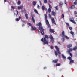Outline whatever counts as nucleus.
I'll list each match as a JSON object with an SVG mask.
<instances>
[{
  "label": "nucleus",
  "instance_id": "f257e3e1",
  "mask_svg": "<svg viewBox=\"0 0 77 77\" xmlns=\"http://www.w3.org/2000/svg\"><path fill=\"white\" fill-rule=\"evenodd\" d=\"M41 41L42 42H43L44 45H45V44H48V41L46 40L45 38H42L41 39Z\"/></svg>",
  "mask_w": 77,
  "mask_h": 77
},
{
  "label": "nucleus",
  "instance_id": "f03ea898",
  "mask_svg": "<svg viewBox=\"0 0 77 77\" xmlns=\"http://www.w3.org/2000/svg\"><path fill=\"white\" fill-rule=\"evenodd\" d=\"M55 48L56 49L57 51V53L59 54H58V56H59V57L60 58V54L61 53L59 51V48H58V47L57 46H55Z\"/></svg>",
  "mask_w": 77,
  "mask_h": 77
},
{
  "label": "nucleus",
  "instance_id": "7ed1b4c3",
  "mask_svg": "<svg viewBox=\"0 0 77 77\" xmlns=\"http://www.w3.org/2000/svg\"><path fill=\"white\" fill-rule=\"evenodd\" d=\"M62 37H63L64 38H65L66 39H69V37H68L67 36H65V32L64 31H62Z\"/></svg>",
  "mask_w": 77,
  "mask_h": 77
},
{
  "label": "nucleus",
  "instance_id": "20e7f679",
  "mask_svg": "<svg viewBox=\"0 0 77 77\" xmlns=\"http://www.w3.org/2000/svg\"><path fill=\"white\" fill-rule=\"evenodd\" d=\"M44 16L45 17V20L46 23L47 24H49V22H48V21L47 20V14H45Z\"/></svg>",
  "mask_w": 77,
  "mask_h": 77
},
{
  "label": "nucleus",
  "instance_id": "39448f33",
  "mask_svg": "<svg viewBox=\"0 0 77 77\" xmlns=\"http://www.w3.org/2000/svg\"><path fill=\"white\" fill-rule=\"evenodd\" d=\"M38 26H39V29H42V26L41 25V22H39L38 23Z\"/></svg>",
  "mask_w": 77,
  "mask_h": 77
},
{
  "label": "nucleus",
  "instance_id": "423d86ee",
  "mask_svg": "<svg viewBox=\"0 0 77 77\" xmlns=\"http://www.w3.org/2000/svg\"><path fill=\"white\" fill-rule=\"evenodd\" d=\"M39 30L40 31L42 30V32H41V33L42 35H44V29H43V28H42V29H39Z\"/></svg>",
  "mask_w": 77,
  "mask_h": 77
},
{
  "label": "nucleus",
  "instance_id": "0eeeda50",
  "mask_svg": "<svg viewBox=\"0 0 77 77\" xmlns=\"http://www.w3.org/2000/svg\"><path fill=\"white\" fill-rule=\"evenodd\" d=\"M58 59H56L55 60H54L52 61V63H57V62H58Z\"/></svg>",
  "mask_w": 77,
  "mask_h": 77
},
{
  "label": "nucleus",
  "instance_id": "6e6552de",
  "mask_svg": "<svg viewBox=\"0 0 77 77\" xmlns=\"http://www.w3.org/2000/svg\"><path fill=\"white\" fill-rule=\"evenodd\" d=\"M52 23L53 24H54L55 25H56V23H55V20L53 18L52 19Z\"/></svg>",
  "mask_w": 77,
  "mask_h": 77
},
{
  "label": "nucleus",
  "instance_id": "1a4fd4ad",
  "mask_svg": "<svg viewBox=\"0 0 77 77\" xmlns=\"http://www.w3.org/2000/svg\"><path fill=\"white\" fill-rule=\"evenodd\" d=\"M72 46V44H69L67 46V48H70Z\"/></svg>",
  "mask_w": 77,
  "mask_h": 77
},
{
  "label": "nucleus",
  "instance_id": "9d476101",
  "mask_svg": "<svg viewBox=\"0 0 77 77\" xmlns=\"http://www.w3.org/2000/svg\"><path fill=\"white\" fill-rule=\"evenodd\" d=\"M73 49L72 48H69V49H68V51L67 52V53H71V51H72Z\"/></svg>",
  "mask_w": 77,
  "mask_h": 77
},
{
  "label": "nucleus",
  "instance_id": "9b49d317",
  "mask_svg": "<svg viewBox=\"0 0 77 77\" xmlns=\"http://www.w3.org/2000/svg\"><path fill=\"white\" fill-rule=\"evenodd\" d=\"M73 50H74V51H76V50H77V46H75L72 49Z\"/></svg>",
  "mask_w": 77,
  "mask_h": 77
},
{
  "label": "nucleus",
  "instance_id": "f8f14e48",
  "mask_svg": "<svg viewBox=\"0 0 77 77\" xmlns=\"http://www.w3.org/2000/svg\"><path fill=\"white\" fill-rule=\"evenodd\" d=\"M70 21H71V22H72V23H73V24H76V22H75V21L73 20L72 19H71L70 20Z\"/></svg>",
  "mask_w": 77,
  "mask_h": 77
},
{
  "label": "nucleus",
  "instance_id": "ddd939ff",
  "mask_svg": "<svg viewBox=\"0 0 77 77\" xmlns=\"http://www.w3.org/2000/svg\"><path fill=\"white\" fill-rule=\"evenodd\" d=\"M59 6H61V7L62 6V5H63V3H62V2H60L59 3Z\"/></svg>",
  "mask_w": 77,
  "mask_h": 77
},
{
  "label": "nucleus",
  "instance_id": "4468645a",
  "mask_svg": "<svg viewBox=\"0 0 77 77\" xmlns=\"http://www.w3.org/2000/svg\"><path fill=\"white\" fill-rule=\"evenodd\" d=\"M62 57L63 59H66V57L65 56V55L63 54H62Z\"/></svg>",
  "mask_w": 77,
  "mask_h": 77
},
{
  "label": "nucleus",
  "instance_id": "2eb2a0df",
  "mask_svg": "<svg viewBox=\"0 0 77 77\" xmlns=\"http://www.w3.org/2000/svg\"><path fill=\"white\" fill-rule=\"evenodd\" d=\"M23 6H18V9H19V10H20V9H23Z\"/></svg>",
  "mask_w": 77,
  "mask_h": 77
},
{
  "label": "nucleus",
  "instance_id": "dca6fc26",
  "mask_svg": "<svg viewBox=\"0 0 77 77\" xmlns=\"http://www.w3.org/2000/svg\"><path fill=\"white\" fill-rule=\"evenodd\" d=\"M74 63V60H71L69 62V64H71V63Z\"/></svg>",
  "mask_w": 77,
  "mask_h": 77
},
{
  "label": "nucleus",
  "instance_id": "f3484780",
  "mask_svg": "<svg viewBox=\"0 0 77 77\" xmlns=\"http://www.w3.org/2000/svg\"><path fill=\"white\" fill-rule=\"evenodd\" d=\"M32 3L34 6H36V2L35 1H33L32 2Z\"/></svg>",
  "mask_w": 77,
  "mask_h": 77
},
{
  "label": "nucleus",
  "instance_id": "a211bd4d",
  "mask_svg": "<svg viewBox=\"0 0 77 77\" xmlns=\"http://www.w3.org/2000/svg\"><path fill=\"white\" fill-rule=\"evenodd\" d=\"M32 20L33 22L34 23H35V18H34L33 16L32 17Z\"/></svg>",
  "mask_w": 77,
  "mask_h": 77
},
{
  "label": "nucleus",
  "instance_id": "6ab92c4d",
  "mask_svg": "<svg viewBox=\"0 0 77 77\" xmlns=\"http://www.w3.org/2000/svg\"><path fill=\"white\" fill-rule=\"evenodd\" d=\"M52 15H54V16H55V15H56V13L54 11H53L52 12Z\"/></svg>",
  "mask_w": 77,
  "mask_h": 77
},
{
  "label": "nucleus",
  "instance_id": "aec40b11",
  "mask_svg": "<svg viewBox=\"0 0 77 77\" xmlns=\"http://www.w3.org/2000/svg\"><path fill=\"white\" fill-rule=\"evenodd\" d=\"M49 31L50 32H51V33H54V31H53V30H52L51 29H50L49 30Z\"/></svg>",
  "mask_w": 77,
  "mask_h": 77
},
{
  "label": "nucleus",
  "instance_id": "412c9836",
  "mask_svg": "<svg viewBox=\"0 0 77 77\" xmlns=\"http://www.w3.org/2000/svg\"><path fill=\"white\" fill-rule=\"evenodd\" d=\"M34 12H35V13H36V14H39V13H38V12L36 9H34Z\"/></svg>",
  "mask_w": 77,
  "mask_h": 77
},
{
  "label": "nucleus",
  "instance_id": "4be33fe9",
  "mask_svg": "<svg viewBox=\"0 0 77 77\" xmlns=\"http://www.w3.org/2000/svg\"><path fill=\"white\" fill-rule=\"evenodd\" d=\"M71 8L72 9H74V8H75V6L74 5H72L71 6Z\"/></svg>",
  "mask_w": 77,
  "mask_h": 77
},
{
  "label": "nucleus",
  "instance_id": "5701e85b",
  "mask_svg": "<svg viewBox=\"0 0 77 77\" xmlns=\"http://www.w3.org/2000/svg\"><path fill=\"white\" fill-rule=\"evenodd\" d=\"M44 39H48V36L47 35H45Z\"/></svg>",
  "mask_w": 77,
  "mask_h": 77
},
{
  "label": "nucleus",
  "instance_id": "b1692460",
  "mask_svg": "<svg viewBox=\"0 0 77 77\" xmlns=\"http://www.w3.org/2000/svg\"><path fill=\"white\" fill-rule=\"evenodd\" d=\"M27 24L29 25V26H30V27H32V24L29 23H27Z\"/></svg>",
  "mask_w": 77,
  "mask_h": 77
},
{
  "label": "nucleus",
  "instance_id": "393cba45",
  "mask_svg": "<svg viewBox=\"0 0 77 77\" xmlns=\"http://www.w3.org/2000/svg\"><path fill=\"white\" fill-rule=\"evenodd\" d=\"M55 55L56 56V57H57V55H58V53H57V52L55 51Z\"/></svg>",
  "mask_w": 77,
  "mask_h": 77
},
{
  "label": "nucleus",
  "instance_id": "a878e982",
  "mask_svg": "<svg viewBox=\"0 0 77 77\" xmlns=\"http://www.w3.org/2000/svg\"><path fill=\"white\" fill-rule=\"evenodd\" d=\"M49 5V9H51L52 8V6L50 4V3L48 4Z\"/></svg>",
  "mask_w": 77,
  "mask_h": 77
},
{
  "label": "nucleus",
  "instance_id": "bb28decb",
  "mask_svg": "<svg viewBox=\"0 0 77 77\" xmlns=\"http://www.w3.org/2000/svg\"><path fill=\"white\" fill-rule=\"evenodd\" d=\"M31 30H35V31L36 30V28L35 27L32 28L31 29Z\"/></svg>",
  "mask_w": 77,
  "mask_h": 77
},
{
  "label": "nucleus",
  "instance_id": "cd10ccee",
  "mask_svg": "<svg viewBox=\"0 0 77 77\" xmlns=\"http://www.w3.org/2000/svg\"><path fill=\"white\" fill-rule=\"evenodd\" d=\"M48 12H49V13H50V12H51V8H49L48 9Z\"/></svg>",
  "mask_w": 77,
  "mask_h": 77
},
{
  "label": "nucleus",
  "instance_id": "c85d7f7f",
  "mask_svg": "<svg viewBox=\"0 0 77 77\" xmlns=\"http://www.w3.org/2000/svg\"><path fill=\"white\" fill-rule=\"evenodd\" d=\"M49 38L51 39H51H53V36H52V35H50L49 36Z\"/></svg>",
  "mask_w": 77,
  "mask_h": 77
},
{
  "label": "nucleus",
  "instance_id": "c756f323",
  "mask_svg": "<svg viewBox=\"0 0 77 77\" xmlns=\"http://www.w3.org/2000/svg\"><path fill=\"white\" fill-rule=\"evenodd\" d=\"M41 8L43 11L45 10V7L44 6H42Z\"/></svg>",
  "mask_w": 77,
  "mask_h": 77
},
{
  "label": "nucleus",
  "instance_id": "7c9ffc66",
  "mask_svg": "<svg viewBox=\"0 0 77 77\" xmlns=\"http://www.w3.org/2000/svg\"><path fill=\"white\" fill-rule=\"evenodd\" d=\"M25 17L26 19H28V14H25Z\"/></svg>",
  "mask_w": 77,
  "mask_h": 77
},
{
  "label": "nucleus",
  "instance_id": "2f4dec72",
  "mask_svg": "<svg viewBox=\"0 0 77 77\" xmlns=\"http://www.w3.org/2000/svg\"><path fill=\"white\" fill-rule=\"evenodd\" d=\"M61 64L57 63L56 64V66H60Z\"/></svg>",
  "mask_w": 77,
  "mask_h": 77
},
{
  "label": "nucleus",
  "instance_id": "473e14b6",
  "mask_svg": "<svg viewBox=\"0 0 77 77\" xmlns=\"http://www.w3.org/2000/svg\"><path fill=\"white\" fill-rule=\"evenodd\" d=\"M21 4V2L20 1H18V2H17V5H20V4Z\"/></svg>",
  "mask_w": 77,
  "mask_h": 77
},
{
  "label": "nucleus",
  "instance_id": "72a5a7b5",
  "mask_svg": "<svg viewBox=\"0 0 77 77\" xmlns=\"http://www.w3.org/2000/svg\"><path fill=\"white\" fill-rule=\"evenodd\" d=\"M64 14H62V15L61 16V18H64Z\"/></svg>",
  "mask_w": 77,
  "mask_h": 77
},
{
  "label": "nucleus",
  "instance_id": "f704fd0d",
  "mask_svg": "<svg viewBox=\"0 0 77 77\" xmlns=\"http://www.w3.org/2000/svg\"><path fill=\"white\" fill-rule=\"evenodd\" d=\"M66 24L68 27H69V23H66Z\"/></svg>",
  "mask_w": 77,
  "mask_h": 77
},
{
  "label": "nucleus",
  "instance_id": "c9c22d12",
  "mask_svg": "<svg viewBox=\"0 0 77 77\" xmlns=\"http://www.w3.org/2000/svg\"><path fill=\"white\" fill-rule=\"evenodd\" d=\"M71 58H72L71 57H68V59H69V60H72L71 59Z\"/></svg>",
  "mask_w": 77,
  "mask_h": 77
},
{
  "label": "nucleus",
  "instance_id": "e433bc0d",
  "mask_svg": "<svg viewBox=\"0 0 77 77\" xmlns=\"http://www.w3.org/2000/svg\"><path fill=\"white\" fill-rule=\"evenodd\" d=\"M70 33L72 35H74V32L72 31H71L70 32Z\"/></svg>",
  "mask_w": 77,
  "mask_h": 77
},
{
  "label": "nucleus",
  "instance_id": "4c0bfd02",
  "mask_svg": "<svg viewBox=\"0 0 77 77\" xmlns=\"http://www.w3.org/2000/svg\"><path fill=\"white\" fill-rule=\"evenodd\" d=\"M44 3H47V0H45L44 1Z\"/></svg>",
  "mask_w": 77,
  "mask_h": 77
},
{
  "label": "nucleus",
  "instance_id": "58836bf2",
  "mask_svg": "<svg viewBox=\"0 0 77 77\" xmlns=\"http://www.w3.org/2000/svg\"><path fill=\"white\" fill-rule=\"evenodd\" d=\"M51 41L53 44L54 42V40L53 39H52L51 40Z\"/></svg>",
  "mask_w": 77,
  "mask_h": 77
},
{
  "label": "nucleus",
  "instance_id": "ea45409f",
  "mask_svg": "<svg viewBox=\"0 0 77 77\" xmlns=\"http://www.w3.org/2000/svg\"><path fill=\"white\" fill-rule=\"evenodd\" d=\"M11 9H14L15 8H14V7L13 6H11Z\"/></svg>",
  "mask_w": 77,
  "mask_h": 77
},
{
  "label": "nucleus",
  "instance_id": "a19ab883",
  "mask_svg": "<svg viewBox=\"0 0 77 77\" xmlns=\"http://www.w3.org/2000/svg\"><path fill=\"white\" fill-rule=\"evenodd\" d=\"M61 40L62 41H63V42H64V41H65V39H64V38H62L61 39Z\"/></svg>",
  "mask_w": 77,
  "mask_h": 77
},
{
  "label": "nucleus",
  "instance_id": "79ce46f5",
  "mask_svg": "<svg viewBox=\"0 0 77 77\" xmlns=\"http://www.w3.org/2000/svg\"><path fill=\"white\" fill-rule=\"evenodd\" d=\"M56 10H58V7L57 6H56V7H55Z\"/></svg>",
  "mask_w": 77,
  "mask_h": 77
},
{
  "label": "nucleus",
  "instance_id": "37998d69",
  "mask_svg": "<svg viewBox=\"0 0 77 77\" xmlns=\"http://www.w3.org/2000/svg\"><path fill=\"white\" fill-rule=\"evenodd\" d=\"M15 20L16 21H19V20L18 18H17Z\"/></svg>",
  "mask_w": 77,
  "mask_h": 77
},
{
  "label": "nucleus",
  "instance_id": "c03bdc74",
  "mask_svg": "<svg viewBox=\"0 0 77 77\" xmlns=\"http://www.w3.org/2000/svg\"><path fill=\"white\" fill-rule=\"evenodd\" d=\"M49 17L50 18H51V15H50V14H48Z\"/></svg>",
  "mask_w": 77,
  "mask_h": 77
},
{
  "label": "nucleus",
  "instance_id": "a18cd8bd",
  "mask_svg": "<svg viewBox=\"0 0 77 77\" xmlns=\"http://www.w3.org/2000/svg\"><path fill=\"white\" fill-rule=\"evenodd\" d=\"M69 53L71 57H72V53H71L70 52Z\"/></svg>",
  "mask_w": 77,
  "mask_h": 77
},
{
  "label": "nucleus",
  "instance_id": "49530a36",
  "mask_svg": "<svg viewBox=\"0 0 77 77\" xmlns=\"http://www.w3.org/2000/svg\"><path fill=\"white\" fill-rule=\"evenodd\" d=\"M69 29H70V30H71H71H72V27H69Z\"/></svg>",
  "mask_w": 77,
  "mask_h": 77
},
{
  "label": "nucleus",
  "instance_id": "de8ad7c7",
  "mask_svg": "<svg viewBox=\"0 0 77 77\" xmlns=\"http://www.w3.org/2000/svg\"><path fill=\"white\" fill-rule=\"evenodd\" d=\"M64 3H65V4H66V5H67V3L66 2V0H65V2Z\"/></svg>",
  "mask_w": 77,
  "mask_h": 77
},
{
  "label": "nucleus",
  "instance_id": "09e8293b",
  "mask_svg": "<svg viewBox=\"0 0 77 77\" xmlns=\"http://www.w3.org/2000/svg\"><path fill=\"white\" fill-rule=\"evenodd\" d=\"M77 11H74V14L75 15H76V14H77Z\"/></svg>",
  "mask_w": 77,
  "mask_h": 77
},
{
  "label": "nucleus",
  "instance_id": "8fccbe9b",
  "mask_svg": "<svg viewBox=\"0 0 77 77\" xmlns=\"http://www.w3.org/2000/svg\"><path fill=\"white\" fill-rule=\"evenodd\" d=\"M51 49H53V48H54L53 46H51Z\"/></svg>",
  "mask_w": 77,
  "mask_h": 77
},
{
  "label": "nucleus",
  "instance_id": "3c124183",
  "mask_svg": "<svg viewBox=\"0 0 77 77\" xmlns=\"http://www.w3.org/2000/svg\"><path fill=\"white\" fill-rule=\"evenodd\" d=\"M74 4L75 5H77V2L75 1V2H74Z\"/></svg>",
  "mask_w": 77,
  "mask_h": 77
},
{
  "label": "nucleus",
  "instance_id": "603ef678",
  "mask_svg": "<svg viewBox=\"0 0 77 77\" xmlns=\"http://www.w3.org/2000/svg\"><path fill=\"white\" fill-rule=\"evenodd\" d=\"M16 12H17V15H18V11L17 10L16 11Z\"/></svg>",
  "mask_w": 77,
  "mask_h": 77
},
{
  "label": "nucleus",
  "instance_id": "864d4df0",
  "mask_svg": "<svg viewBox=\"0 0 77 77\" xmlns=\"http://www.w3.org/2000/svg\"><path fill=\"white\" fill-rule=\"evenodd\" d=\"M23 12H26V10H24L23 11Z\"/></svg>",
  "mask_w": 77,
  "mask_h": 77
},
{
  "label": "nucleus",
  "instance_id": "5fc2aeb1",
  "mask_svg": "<svg viewBox=\"0 0 77 77\" xmlns=\"http://www.w3.org/2000/svg\"><path fill=\"white\" fill-rule=\"evenodd\" d=\"M37 7H38V8H39V5H37Z\"/></svg>",
  "mask_w": 77,
  "mask_h": 77
},
{
  "label": "nucleus",
  "instance_id": "6e6d98bb",
  "mask_svg": "<svg viewBox=\"0 0 77 77\" xmlns=\"http://www.w3.org/2000/svg\"><path fill=\"white\" fill-rule=\"evenodd\" d=\"M48 27H49V28H50V25H49L48 26Z\"/></svg>",
  "mask_w": 77,
  "mask_h": 77
},
{
  "label": "nucleus",
  "instance_id": "4d7b16f0",
  "mask_svg": "<svg viewBox=\"0 0 77 77\" xmlns=\"http://www.w3.org/2000/svg\"><path fill=\"white\" fill-rule=\"evenodd\" d=\"M46 68H47V67H45L44 68V69H46Z\"/></svg>",
  "mask_w": 77,
  "mask_h": 77
},
{
  "label": "nucleus",
  "instance_id": "13d9d810",
  "mask_svg": "<svg viewBox=\"0 0 77 77\" xmlns=\"http://www.w3.org/2000/svg\"><path fill=\"white\" fill-rule=\"evenodd\" d=\"M21 17L20 16L19 17V19H21Z\"/></svg>",
  "mask_w": 77,
  "mask_h": 77
},
{
  "label": "nucleus",
  "instance_id": "bf43d9fd",
  "mask_svg": "<svg viewBox=\"0 0 77 77\" xmlns=\"http://www.w3.org/2000/svg\"><path fill=\"white\" fill-rule=\"evenodd\" d=\"M49 3H51V2L50 0H49Z\"/></svg>",
  "mask_w": 77,
  "mask_h": 77
},
{
  "label": "nucleus",
  "instance_id": "052dcab7",
  "mask_svg": "<svg viewBox=\"0 0 77 77\" xmlns=\"http://www.w3.org/2000/svg\"><path fill=\"white\" fill-rule=\"evenodd\" d=\"M22 26H24V24H22Z\"/></svg>",
  "mask_w": 77,
  "mask_h": 77
},
{
  "label": "nucleus",
  "instance_id": "680f3d73",
  "mask_svg": "<svg viewBox=\"0 0 77 77\" xmlns=\"http://www.w3.org/2000/svg\"><path fill=\"white\" fill-rule=\"evenodd\" d=\"M58 44H60V45L61 44H60V42H58Z\"/></svg>",
  "mask_w": 77,
  "mask_h": 77
},
{
  "label": "nucleus",
  "instance_id": "e2e57ef3",
  "mask_svg": "<svg viewBox=\"0 0 77 77\" xmlns=\"http://www.w3.org/2000/svg\"><path fill=\"white\" fill-rule=\"evenodd\" d=\"M6 2V0H4V2Z\"/></svg>",
  "mask_w": 77,
  "mask_h": 77
},
{
  "label": "nucleus",
  "instance_id": "0e129e2a",
  "mask_svg": "<svg viewBox=\"0 0 77 77\" xmlns=\"http://www.w3.org/2000/svg\"><path fill=\"white\" fill-rule=\"evenodd\" d=\"M37 31H38V33H39V30L38 29Z\"/></svg>",
  "mask_w": 77,
  "mask_h": 77
},
{
  "label": "nucleus",
  "instance_id": "69168bd1",
  "mask_svg": "<svg viewBox=\"0 0 77 77\" xmlns=\"http://www.w3.org/2000/svg\"><path fill=\"white\" fill-rule=\"evenodd\" d=\"M39 3H40V4H41V1H39Z\"/></svg>",
  "mask_w": 77,
  "mask_h": 77
},
{
  "label": "nucleus",
  "instance_id": "338daca9",
  "mask_svg": "<svg viewBox=\"0 0 77 77\" xmlns=\"http://www.w3.org/2000/svg\"><path fill=\"white\" fill-rule=\"evenodd\" d=\"M76 1H77V0H76Z\"/></svg>",
  "mask_w": 77,
  "mask_h": 77
}]
</instances>
